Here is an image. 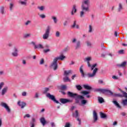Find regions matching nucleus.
<instances>
[{
    "mask_svg": "<svg viewBox=\"0 0 127 127\" xmlns=\"http://www.w3.org/2000/svg\"><path fill=\"white\" fill-rule=\"evenodd\" d=\"M67 23H68V21H65L64 23V26H66V25H67Z\"/></svg>",
    "mask_w": 127,
    "mask_h": 127,
    "instance_id": "59",
    "label": "nucleus"
},
{
    "mask_svg": "<svg viewBox=\"0 0 127 127\" xmlns=\"http://www.w3.org/2000/svg\"><path fill=\"white\" fill-rule=\"evenodd\" d=\"M72 28H76V29H79V25L77 24V21H74L73 24L71 26Z\"/></svg>",
    "mask_w": 127,
    "mask_h": 127,
    "instance_id": "23",
    "label": "nucleus"
},
{
    "mask_svg": "<svg viewBox=\"0 0 127 127\" xmlns=\"http://www.w3.org/2000/svg\"><path fill=\"white\" fill-rule=\"evenodd\" d=\"M116 66L117 67H118V68H125V67L127 66V62L125 61L121 64H117Z\"/></svg>",
    "mask_w": 127,
    "mask_h": 127,
    "instance_id": "16",
    "label": "nucleus"
},
{
    "mask_svg": "<svg viewBox=\"0 0 127 127\" xmlns=\"http://www.w3.org/2000/svg\"><path fill=\"white\" fill-rule=\"evenodd\" d=\"M113 104H114V105H115V106H116V107H117V108H119V109H121V106L120 105V104H119V103H118L117 101H113Z\"/></svg>",
    "mask_w": 127,
    "mask_h": 127,
    "instance_id": "30",
    "label": "nucleus"
},
{
    "mask_svg": "<svg viewBox=\"0 0 127 127\" xmlns=\"http://www.w3.org/2000/svg\"><path fill=\"white\" fill-rule=\"evenodd\" d=\"M61 89L62 90H65V89H66V85H62L61 86Z\"/></svg>",
    "mask_w": 127,
    "mask_h": 127,
    "instance_id": "54",
    "label": "nucleus"
},
{
    "mask_svg": "<svg viewBox=\"0 0 127 127\" xmlns=\"http://www.w3.org/2000/svg\"><path fill=\"white\" fill-rule=\"evenodd\" d=\"M73 73V71L72 70H64V76L65 77H64V82H67L69 81L70 82V79L69 77L67 76L69 74H72Z\"/></svg>",
    "mask_w": 127,
    "mask_h": 127,
    "instance_id": "5",
    "label": "nucleus"
},
{
    "mask_svg": "<svg viewBox=\"0 0 127 127\" xmlns=\"http://www.w3.org/2000/svg\"><path fill=\"white\" fill-rule=\"evenodd\" d=\"M39 96L38 95V93H36L35 95V98H36L37 99H38V98H39Z\"/></svg>",
    "mask_w": 127,
    "mask_h": 127,
    "instance_id": "58",
    "label": "nucleus"
},
{
    "mask_svg": "<svg viewBox=\"0 0 127 127\" xmlns=\"http://www.w3.org/2000/svg\"><path fill=\"white\" fill-rule=\"evenodd\" d=\"M98 83H99V84H103V80H98Z\"/></svg>",
    "mask_w": 127,
    "mask_h": 127,
    "instance_id": "62",
    "label": "nucleus"
},
{
    "mask_svg": "<svg viewBox=\"0 0 127 127\" xmlns=\"http://www.w3.org/2000/svg\"><path fill=\"white\" fill-rule=\"evenodd\" d=\"M13 7H14V4L13 3H10L9 4V9L10 11H12V9H13Z\"/></svg>",
    "mask_w": 127,
    "mask_h": 127,
    "instance_id": "32",
    "label": "nucleus"
},
{
    "mask_svg": "<svg viewBox=\"0 0 127 127\" xmlns=\"http://www.w3.org/2000/svg\"><path fill=\"white\" fill-rule=\"evenodd\" d=\"M124 9V7L123 6V4L122 3H119L118 8V12H121L122 10Z\"/></svg>",
    "mask_w": 127,
    "mask_h": 127,
    "instance_id": "22",
    "label": "nucleus"
},
{
    "mask_svg": "<svg viewBox=\"0 0 127 127\" xmlns=\"http://www.w3.org/2000/svg\"><path fill=\"white\" fill-rule=\"evenodd\" d=\"M82 11H80V17H83L86 12L90 11V0H83L81 4Z\"/></svg>",
    "mask_w": 127,
    "mask_h": 127,
    "instance_id": "2",
    "label": "nucleus"
},
{
    "mask_svg": "<svg viewBox=\"0 0 127 127\" xmlns=\"http://www.w3.org/2000/svg\"><path fill=\"white\" fill-rule=\"evenodd\" d=\"M38 9H39L40 11H43L45 9V7L44 6H38Z\"/></svg>",
    "mask_w": 127,
    "mask_h": 127,
    "instance_id": "33",
    "label": "nucleus"
},
{
    "mask_svg": "<svg viewBox=\"0 0 127 127\" xmlns=\"http://www.w3.org/2000/svg\"><path fill=\"white\" fill-rule=\"evenodd\" d=\"M8 90V87L5 86L1 90V95L2 96H4L5 94L7 92V91Z\"/></svg>",
    "mask_w": 127,
    "mask_h": 127,
    "instance_id": "14",
    "label": "nucleus"
},
{
    "mask_svg": "<svg viewBox=\"0 0 127 127\" xmlns=\"http://www.w3.org/2000/svg\"><path fill=\"white\" fill-rule=\"evenodd\" d=\"M112 79H114V80H119V77H118L116 75H113L112 76Z\"/></svg>",
    "mask_w": 127,
    "mask_h": 127,
    "instance_id": "44",
    "label": "nucleus"
},
{
    "mask_svg": "<svg viewBox=\"0 0 127 127\" xmlns=\"http://www.w3.org/2000/svg\"><path fill=\"white\" fill-rule=\"evenodd\" d=\"M82 105H86L87 104V100H82L81 102Z\"/></svg>",
    "mask_w": 127,
    "mask_h": 127,
    "instance_id": "42",
    "label": "nucleus"
},
{
    "mask_svg": "<svg viewBox=\"0 0 127 127\" xmlns=\"http://www.w3.org/2000/svg\"><path fill=\"white\" fill-rule=\"evenodd\" d=\"M76 77V74H74L72 75V76L71 77V79L72 80H74V78H75Z\"/></svg>",
    "mask_w": 127,
    "mask_h": 127,
    "instance_id": "64",
    "label": "nucleus"
},
{
    "mask_svg": "<svg viewBox=\"0 0 127 127\" xmlns=\"http://www.w3.org/2000/svg\"><path fill=\"white\" fill-rule=\"evenodd\" d=\"M51 30V27H50V26H48L45 30V33L43 35V39L46 40L49 38Z\"/></svg>",
    "mask_w": 127,
    "mask_h": 127,
    "instance_id": "4",
    "label": "nucleus"
},
{
    "mask_svg": "<svg viewBox=\"0 0 127 127\" xmlns=\"http://www.w3.org/2000/svg\"><path fill=\"white\" fill-rule=\"evenodd\" d=\"M81 94H82L83 95H89V94H90V92L88 91H84L81 92Z\"/></svg>",
    "mask_w": 127,
    "mask_h": 127,
    "instance_id": "38",
    "label": "nucleus"
},
{
    "mask_svg": "<svg viewBox=\"0 0 127 127\" xmlns=\"http://www.w3.org/2000/svg\"><path fill=\"white\" fill-rule=\"evenodd\" d=\"M86 43L88 47H91L92 46V43L91 42L86 41Z\"/></svg>",
    "mask_w": 127,
    "mask_h": 127,
    "instance_id": "39",
    "label": "nucleus"
},
{
    "mask_svg": "<svg viewBox=\"0 0 127 127\" xmlns=\"http://www.w3.org/2000/svg\"><path fill=\"white\" fill-rule=\"evenodd\" d=\"M122 93H123V95L122 94H115L114 96L115 97H125V98H127V92H125V91H122Z\"/></svg>",
    "mask_w": 127,
    "mask_h": 127,
    "instance_id": "15",
    "label": "nucleus"
},
{
    "mask_svg": "<svg viewBox=\"0 0 127 127\" xmlns=\"http://www.w3.org/2000/svg\"><path fill=\"white\" fill-rule=\"evenodd\" d=\"M66 59V57L63 55H61L59 57L55 58L54 59L56 60L57 62L58 60H61V61H63L64 59Z\"/></svg>",
    "mask_w": 127,
    "mask_h": 127,
    "instance_id": "12",
    "label": "nucleus"
},
{
    "mask_svg": "<svg viewBox=\"0 0 127 127\" xmlns=\"http://www.w3.org/2000/svg\"><path fill=\"white\" fill-rule=\"evenodd\" d=\"M0 105L1 106V107L4 108L7 113H10V108H9V107L8 106V105H7V104H6V103L4 102H1Z\"/></svg>",
    "mask_w": 127,
    "mask_h": 127,
    "instance_id": "9",
    "label": "nucleus"
},
{
    "mask_svg": "<svg viewBox=\"0 0 127 127\" xmlns=\"http://www.w3.org/2000/svg\"><path fill=\"white\" fill-rule=\"evenodd\" d=\"M40 123L43 125V126H45L46 124V121L45 120V118L42 117L40 119Z\"/></svg>",
    "mask_w": 127,
    "mask_h": 127,
    "instance_id": "24",
    "label": "nucleus"
},
{
    "mask_svg": "<svg viewBox=\"0 0 127 127\" xmlns=\"http://www.w3.org/2000/svg\"><path fill=\"white\" fill-rule=\"evenodd\" d=\"M119 54H125V51L124 50H121L118 52Z\"/></svg>",
    "mask_w": 127,
    "mask_h": 127,
    "instance_id": "43",
    "label": "nucleus"
},
{
    "mask_svg": "<svg viewBox=\"0 0 127 127\" xmlns=\"http://www.w3.org/2000/svg\"><path fill=\"white\" fill-rule=\"evenodd\" d=\"M27 0H25L23 1L21 0H19L18 1V3H19V4H21V5H24L25 6H26V5H27Z\"/></svg>",
    "mask_w": 127,
    "mask_h": 127,
    "instance_id": "20",
    "label": "nucleus"
},
{
    "mask_svg": "<svg viewBox=\"0 0 127 127\" xmlns=\"http://www.w3.org/2000/svg\"><path fill=\"white\" fill-rule=\"evenodd\" d=\"M98 100L100 104H102V103H104V102H105V101L104 100V99L101 97H98Z\"/></svg>",
    "mask_w": 127,
    "mask_h": 127,
    "instance_id": "31",
    "label": "nucleus"
},
{
    "mask_svg": "<svg viewBox=\"0 0 127 127\" xmlns=\"http://www.w3.org/2000/svg\"><path fill=\"white\" fill-rule=\"evenodd\" d=\"M91 60H92V58L91 57H87L84 59V62H87L88 67L91 68V70L92 71V70H93L92 73H88L87 74L88 77L94 78V77H96V75H97V72H98L99 68H95L96 66L98 65L97 64H95L92 65L90 64V61H91ZM94 68H95L94 69Z\"/></svg>",
    "mask_w": 127,
    "mask_h": 127,
    "instance_id": "1",
    "label": "nucleus"
},
{
    "mask_svg": "<svg viewBox=\"0 0 127 127\" xmlns=\"http://www.w3.org/2000/svg\"><path fill=\"white\" fill-rule=\"evenodd\" d=\"M44 53H47L48 52H50V49H46V50H44Z\"/></svg>",
    "mask_w": 127,
    "mask_h": 127,
    "instance_id": "47",
    "label": "nucleus"
},
{
    "mask_svg": "<svg viewBox=\"0 0 127 127\" xmlns=\"http://www.w3.org/2000/svg\"><path fill=\"white\" fill-rule=\"evenodd\" d=\"M56 37H59V36H60V32L59 31H57L56 32Z\"/></svg>",
    "mask_w": 127,
    "mask_h": 127,
    "instance_id": "45",
    "label": "nucleus"
},
{
    "mask_svg": "<svg viewBox=\"0 0 127 127\" xmlns=\"http://www.w3.org/2000/svg\"><path fill=\"white\" fill-rule=\"evenodd\" d=\"M72 116L74 118H78V117H79V113L78 112V110H76L75 113L72 114Z\"/></svg>",
    "mask_w": 127,
    "mask_h": 127,
    "instance_id": "27",
    "label": "nucleus"
},
{
    "mask_svg": "<svg viewBox=\"0 0 127 127\" xmlns=\"http://www.w3.org/2000/svg\"><path fill=\"white\" fill-rule=\"evenodd\" d=\"M121 115L125 117V116H127V113H125V112H123L121 113Z\"/></svg>",
    "mask_w": 127,
    "mask_h": 127,
    "instance_id": "61",
    "label": "nucleus"
},
{
    "mask_svg": "<svg viewBox=\"0 0 127 127\" xmlns=\"http://www.w3.org/2000/svg\"><path fill=\"white\" fill-rule=\"evenodd\" d=\"M0 12L1 14H4L5 11H4V6H1L0 7Z\"/></svg>",
    "mask_w": 127,
    "mask_h": 127,
    "instance_id": "25",
    "label": "nucleus"
},
{
    "mask_svg": "<svg viewBox=\"0 0 127 127\" xmlns=\"http://www.w3.org/2000/svg\"><path fill=\"white\" fill-rule=\"evenodd\" d=\"M77 90H78V91H81V90H82V86H81V85H77L75 86Z\"/></svg>",
    "mask_w": 127,
    "mask_h": 127,
    "instance_id": "35",
    "label": "nucleus"
},
{
    "mask_svg": "<svg viewBox=\"0 0 127 127\" xmlns=\"http://www.w3.org/2000/svg\"><path fill=\"white\" fill-rule=\"evenodd\" d=\"M67 95L70 98H75L76 103H79V101H77V99H79L80 100H84V98L82 95H78L77 93H73L70 91L67 92Z\"/></svg>",
    "mask_w": 127,
    "mask_h": 127,
    "instance_id": "3",
    "label": "nucleus"
},
{
    "mask_svg": "<svg viewBox=\"0 0 127 127\" xmlns=\"http://www.w3.org/2000/svg\"><path fill=\"white\" fill-rule=\"evenodd\" d=\"M30 23H31V21L28 20L26 21V22L25 23V25H28Z\"/></svg>",
    "mask_w": 127,
    "mask_h": 127,
    "instance_id": "50",
    "label": "nucleus"
},
{
    "mask_svg": "<svg viewBox=\"0 0 127 127\" xmlns=\"http://www.w3.org/2000/svg\"><path fill=\"white\" fill-rule=\"evenodd\" d=\"M31 36V34H26L24 35V38H27V37H30Z\"/></svg>",
    "mask_w": 127,
    "mask_h": 127,
    "instance_id": "40",
    "label": "nucleus"
},
{
    "mask_svg": "<svg viewBox=\"0 0 127 127\" xmlns=\"http://www.w3.org/2000/svg\"><path fill=\"white\" fill-rule=\"evenodd\" d=\"M83 87L86 90H92V87L89 86V85H84Z\"/></svg>",
    "mask_w": 127,
    "mask_h": 127,
    "instance_id": "29",
    "label": "nucleus"
},
{
    "mask_svg": "<svg viewBox=\"0 0 127 127\" xmlns=\"http://www.w3.org/2000/svg\"><path fill=\"white\" fill-rule=\"evenodd\" d=\"M92 30H93V28L92 27V25H90L88 32H89V33H91V32H92Z\"/></svg>",
    "mask_w": 127,
    "mask_h": 127,
    "instance_id": "41",
    "label": "nucleus"
},
{
    "mask_svg": "<svg viewBox=\"0 0 127 127\" xmlns=\"http://www.w3.org/2000/svg\"><path fill=\"white\" fill-rule=\"evenodd\" d=\"M31 44H33V45H34V48L35 49V46H37L36 44H35V43H34V42H31Z\"/></svg>",
    "mask_w": 127,
    "mask_h": 127,
    "instance_id": "60",
    "label": "nucleus"
},
{
    "mask_svg": "<svg viewBox=\"0 0 127 127\" xmlns=\"http://www.w3.org/2000/svg\"><path fill=\"white\" fill-rule=\"evenodd\" d=\"M22 96L25 97L26 96V92H23L22 93Z\"/></svg>",
    "mask_w": 127,
    "mask_h": 127,
    "instance_id": "56",
    "label": "nucleus"
},
{
    "mask_svg": "<svg viewBox=\"0 0 127 127\" xmlns=\"http://www.w3.org/2000/svg\"><path fill=\"white\" fill-rule=\"evenodd\" d=\"M40 17H41V18H45V17H46V16L45 14H41L40 15Z\"/></svg>",
    "mask_w": 127,
    "mask_h": 127,
    "instance_id": "49",
    "label": "nucleus"
},
{
    "mask_svg": "<svg viewBox=\"0 0 127 127\" xmlns=\"http://www.w3.org/2000/svg\"><path fill=\"white\" fill-rule=\"evenodd\" d=\"M77 41V39L76 38H73L72 40V43H75V42Z\"/></svg>",
    "mask_w": 127,
    "mask_h": 127,
    "instance_id": "52",
    "label": "nucleus"
},
{
    "mask_svg": "<svg viewBox=\"0 0 127 127\" xmlns=\"http://www.w3.org/2000/svg\"><path fill=\"white\" fill-rule=\"evenodd\" d=\"M97 91L102 92V93H106L107 95H110V96H113V95H114V93H113V92H112V91L109 89H97Z\"/></svg>",
    "mask_w": 127,
    "mask_h": 127,
    "instance_id": "8",
    "label": "nucleus"
},
{
    "mask_svg": "<svg viewBox=\"0 0 127 127\" xmlns=\"http://www.w3.org/2000/svg\"><path fill=\"white\" fill-rule=\"evenodd\" d=\"M44 47H43V45H42V44H39L37 45V46H35V49H43Z\"/></svg>",
    "mask_w": 127,
    "mask_h": 127,
    "instance_id": "26",
    "label": "nucleus"
},
{
    "mask_svg": "<svg viewBox=\"0 0 127 127\" xmlns=\"http://www.w3.org/2000/svg\"><path fill=\"white\" fill-rule=\"evenodd\" d=\"M44 64V59H41L40 62V65H42Z\"/></svg>",
    "mask_w": 127,
    "mask_h": 127,
    "instance_id": "46",
    "label": "nucleus"
},
{
    "mask_svg": "<svg viewBox=\"0 0 127 127\" xmlns=\"http://www.w3.org/2000/svg\"><path fill=\"white\" fill-rule=\"evenodd\" d=\"M100 117L101 118H102V119H105V118H107V115H106L105 114L103 113L102 112H101Z\"/></svg>",
    "mask_w": 127,
    "mask_h": 127,
    "instance_id": "34",
    "label": "nucleus"
},
{
    "mask_svg": "<svg viewBox=\"0 0 127 127\" xmlns=\"http://www.w3.org/2000/svg\"><path fill=\"white\" fill-rule=\"evenodd\" d=\"M51 126L52 127H55V123L54 122L51 123Z\"/></svg>",
    "mask_w": 127,
    "mask_h": 127,
    "instance_id": "55",
    "label": "nucleus"
},
{
    "mask_svg": "<svg viewBox=\"0 0 127 127\" xmlns=\"http://www.w3.org/2000/svg\"><path fill=\"white\" fill-rule=\"evenodd\" d=\"M76 12H77V6L74 4V5H73L72 8L71 9V15H74V14H75Z\"/></svg>",
    "mask_w": 127,
    "mask_h": 127,
    "instance_id": "13",
    "label": "nucleus"
},
{
    "mask_svg": "<svg viewBox=\"0 0 127 127\" xmlns=\"http://www.w3.org/2000/svg\"><path fill=\"white\" fill-rule=\"evenodd\" d=\"M60 101L62 104H67V103H71L72 102V100L70 99L61 98Z\"/></svg>",
    "mask_w": 127,
    "mask_h": 127,
    "instance_id": "11",
    "label": "nucleus"
},
{
    "mask_svg": "<svg viewBox=\"0 0 127 127\" xmlns=\"http://www.w3.org/2000/svg\"><path fill=\"white\" fill-rule=\"evenodd\" d=\"M4 85V83H3V82H1L0 83V90H1V88H2V87H3Z\"/></svg>",
    "mask_w": 127,
    "mask_h": 127,
    "instance_id": "48",
    "label": "nucleus"
},
{
    "mask_svg": "<svg viewBox=\"0 0 127 127\" xmlns=\"http://www.w3.org/2000/svg\"><path fill=\"white\" fill-rule=\"evenodd\" d=\"M52 19L54 20V23L56 24L58 22V19L57 17L55 16H52Z\"/></svg>",
    "mask_w": 127,
    "mask_h": 127,
    "instance_id": "28",
    "label": "nucleus"
},
{
    "mask_svg": "<svg viewBox=\"0 0 127 127\" xmlns=\"http://www.w3.org/2000/svg\"><path fill=\"white\" fill-rule=\"evenodd\" d=\"M93 119L94 122L98 121V115L97 114V112H96V111H93Z\"/></svg>",
    "mask_w": 127,
    "mask_h": 127,
    "instance_id": "21",
    "label": "nucleus"
},
{
    "mask_svg": "<svg viewBox=\"0 0 127 127\" xmlns=\"http://www.w3.org/2000/svg\"><path fill=\"white\" fill-rule=\"evenodd\" d=\"M12 55L14 57H17L18 56V49L16 47H14L13 52L12 53Z\"/></svg>",
    "mask_w": 127,
    "mask_h": 127,
    "instance_id": "10",
    "label": "nucleus"
},
{
    "mask_svg": "<svg viewBox=\"0 0 127 127\" xmlns=\"http://www.w3.org/2000/svg\"><path fill=\"white\" fill-rule=\"evenodd\" d=\"M46 97L48 98L50 100L53 101L54 103L56 104H59V101L56 100L55 96L53 95H51L50 93H47L46 94Z\"/></svg>",
    "mask_w": 127,
    "mask_h": 127,
    "instance_id": "6",
    "label": "nucleus"
},
{
    "mask_svg": "<svg viewBox=\"0 0 127 127\" xmlns=\"http://www.w3.org/2000/svg\"><path fill=\"white\" fill-rule=\"evenodd\" d=\"M48 91H49V88H45L43 93V94H47V92H48Z\"/></svg>",
    "mask_w": 127,
    "mask_h": 127,
    "instance_id": "36",
    "label": "nucleus"
},
{
    "mask_svg": "<svg viewBox=\"0 0 127 127\" xmlns=\"http://www.w3.org/2000/svg\"><path fill=\"white\" fill-rule=\"evenodd\" d=\"M51 67L54 71H56L58 69V64L56 59H54L53 62L51 64Z\"/></svg>",
    "mask_w": 127,
    "mask_h": 127,
    "instance_id": "7",
    "label": "nucleus"
},
{
    "mask_svg": "<svg viewBox=\"0 0 127 127\" xmlns=\"http://www.w3.org/2000/svg\"><path fill=\"white\" fill-rule=\"evenodd\" d=\"M24 118H30V115L29 114H26V115L24 117Z\"/></svg>",
    "mask_w": 127,
    "mask_h": 127,
    "instance_id": "57",
    "label": "nucleus"
},
{
    "mask_svg": "<svg viewBox=\"0 0 127 127\" xmlns=\"http://www.w3.org/2000/svg\"><path fill=\"white\" fill-rule=\"evenodd\" d=\"M75 48L76 50L81 48V42L80 41H77L76 42L75 46Z\"/></svg>",
    "mask_w": 127,
    "mask_h": 127,
    "instance_id": "19",
    "label": "nucleus"
},
{
    "mask_svg": "<svg viewBox=\"0 0 127 127\" xmlns=\"http://www.w3.org/2000/svg\"><path fill=\"white\" fill-rule=\"evenodd\" d=\"M74 64H75V63L73 61H71V63L69 64V65H74Z\"/></svg>",
    "mask_w": 127,
    "mask_h": 127,
    "instance_id": "63",
    "label": "nucleus"
},
{
    "mask_svg": "<svg viewBox=\"0 0 127 127\" xmlns=\"http://www.w3.org/2000/svg\"><path fill=\"white\" fill-rule=\"evenodd\" d=\"M122 103H123V105L127 106V99L123 100V101H122Z\"/></svg>",
    "mask_w": 127,
    "mask_h": 127,
    "instance_id": "37",
    "label": "nucleus"
},
{
    "mask_svg": "<svg viewBox=\"0 0 127 127\" xmlns=\"http://www.w3.org/2000/svg\"><path fill=\"white\" fill-rule=\"evenodd\" d=\"M17 105H19V107H21V109H23L25 106H26V103L23 102H20L19 101L17 103Z\"/></svg>",
    "mask_w": 127,
    "mask_h": 127,
    "instance_id": "17",
    "label": "nucleus"
},
{
    "mask_svg": "<svg viewBox=\"0 0 127 127\" xmlns=\"http://www.w3.org/2000/svg\"><path fill=\"white\" fill-rule=\"evenodd\" d=\"M83 67H84V65H81L80 66V67H79V72H80V73L81 74V76L83 78H84V77H85V73H84Z\"/></svg>",
    "mask_w": 127,
    "mask_h": 127,
    "instance_id": "18",
    "label": "nucleus"
},
{
    "mask_svg": "<svg viewBox=\"0 0 127 127\" xmlns=\"http://www.w3.org/2000/svg\"><path fill=\"white\" fill-rule=\"evenodd\" d=\"M77 121H78V125H79V126H80L81 125V120H80V119L79 118H77Z\"/></svg>",
    "mask_w": 127,
    "mask_h": 127,
    "instance_id": "53",
    "label": "nucleus"
},
{
    "mask_svg": "<svg viewBox=\"0 0 127 127\" xmlns=\"http://www.w3.org/2000/svg\"><path fill=\"white\" fill-rule=\"evenodd\" d=\"M70 124L69 123H66L64 127H70Z\"/></svg>",
    "mask_w": 127,
    "mask_h": 127,
    "instance_id": "51",
    "label": "nucleus"
}]
</instances>
